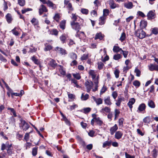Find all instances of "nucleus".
Masks as SVG:
<instances>
[{
    "mask_svg": "<svg viewBox=\"0 0 158 158\" xmlns=\"http://www.w3.org/2000/svg\"><path fill=\"white\" fill-rule=\"evenodd\" d=\"M18 3L21 6H23L25 4V0H18Z\"/></svg>",
    "mask_w": 158,
    "mask_h": 158,
    "instance_id": "39",
    "label": "nucleus"
},
{
    "mask_svg": "<svg viewBox=\"0 0 158 158\" xmlns=\"http://www.w3.org/2000/svg\"><path fill=\"white\" fill-rule=\"evenodd\" d=\"M31 22L34 26L37 25L39 23L38 20L35 18H33L31 20Z\"/></svg>",
    "mask_w": 158,
    "mask_h": 158,
    "instance_id": "30",
    "label": "nucleus"
},
{
    "mask_svg": "<svg viewBox=\"0 0 158 158\" xmlns=\"http://www.w3.org/2000/svg\"><path fill=\"white\" fill-rule=\"evenodd\" d=\"M60 17V15L59 14H57L55 15L53 17V19L56 22H59V20Z\"/></svg>",
    "mask_w": 158,
    "mask_h": 158,
    "instance_id": "49",
    "label": "nucleus"
},
{
    "mask_svg": "<svg viewBox=\"0 0 158 158\" xmlns=\"http://www.w3.org/2000/svg\"><path fill=\"white\" fill-rule=\"evenodd\" d=\"M71 25L72 28L76 30L77 33L79 31L81 28V25L77 22H71Z\"/></svg>",
    "mask_w": 158,
    "mask_h": 158,
    "instance_id": "3",
    "label": "nucleus"
},
{
    "mask_svg": "<svg viewBox=\"0 0 158 158\" xmlns=\"http://www.w3.org/2000/svg\"><path fill=\"white\" fill-rule=\"evenodd\" d=\"M94 101L96 102L97 105H99L102 103V100L101 98H96L95 97H92Z\"/></svg>",
    "mask_w": 158,
    "mask_h": 158,
    "instance_id": "13",
    "label": "nucleus"
},
{
    "mask_svg": "<svg viewBox=\"0 0 158 158\" xmlns=\"http://www.w3.org/2000/svg\"><path fill=\"white\" fill-rule=\"evenodd\" d=\"M107 89V88L106 86H104L101 90L100 94H101L105 93Z\"/></svg>",
    "mask_w": 158,
    "mask_h": 158,
    "instance_id": "54",
    "label": "nucleus"
},
{
    "mask_svg": "<svg viewBox=\"0 0 158 158\" xmlns=\"http://www.w3.org/2000/svg\"><path fill=\"white\" fill-rule=\"evenodd\" d=\"M135 72L136 73V76L137 77H139L141 75V71L136 68L135 70Z\"/></svg>",
    "mask_w": 158,
    "mask_h": 158,
    "instance_id": "42",
    "label": "nucleus"
},
{
    "mask_svg": "<svg viewBox=\"0 0 158 158\" xmlns=\"http://www.w3.org/2000/svg\"><path fill=\"white\" fill-rule=\"evenodd\" d=\"M64 120L65 123L66 124L69 126L70 125V123L69 120L66 118V117H64Z\"/></svg>",
    "mask_w": 158,
    "mask_h": 158,
    "instance_id": "60",
    "label": "nucleus"
},
{
    "mask_svg": "<svg viewBox=\"0 0 158 158\" xmlns=\"http://www.w3.org/2000/svg\"><path fill=\"white\" fill-rule=\"evenodd\" d=\"M69 56L70 58L73 59H76L77 58V55L74 52H71L69 54Z\"/></svg>",
    "mask_w": 158,
    "mask_h": 158,
    "instance_id": "28",
    "label": "nucleus"
},
{
    "mask_svg": "<svg viewBox=\"0 0 158 158\" xmlns=\"http://www.w3.org/2000/svg\"><path fill=\"white\" fill-rule=\"evenodd\" d=\"M122 99L121 98H118L117 102L116 103V104L117 106H119L122 101Z\"/></svg>",
    "mask_w": 158,
    "mask_h": 158,
    "instance_id": "62",
    "label": "nucleus"
},
{
    "mask_svg": "<svg viewBox=\"0 0 158 158\" xmlns=\"http://www.w3.org/2000/svg\"><path fill=\"white\" fill-rule=\"evenodd\" d=\"M109 11L108 9H104L103 10V16H104L105 17V16L109 14Z\"/></svg>",
    "mask_w": 158,
    "mask_h": 158,
    "instance_id": "48",
    "label": "nucleus"
},
{
    "mask_svg": "<svg viewBox=\"0 0 158 158\" xmlns=\"http://www.w3.org/2000/svg\"><path fill=\"white\" fill-rule=\"evenodd\" d=\"M31 132V131H30L29 133H26L24 136V139L25 140L26 142L28 141V139L29 138V134Z\"/></svg>",
    "mask_w": 158,
    "mask_h": 158,
    "instance_id": "44",
    "label": "nucleus"
},
{
    "mask_svg": "<svg viewBox=\"0 0 158 158\" xmlns=\"http://www.w3.org/2000/svg\"><path fill=\"white\" fill-rule=\"evenodd\" d=\"M98 68L99 69H103L104 65V64L101 62H98Z\"/></svg>",
    "mask_w": 158,
    "mask_h": 158,
    "instance_id": "51",
    "label": "nucleus"
},
{
    "mask_svg": "<svg viewBox=\"0 0 158 158\" xmlns=\"http://www.w3.org/2000/svg\"><path fill=\"white\" fill-rule=\"evenodd\" d=\"M155 13L152 11H149L148 14L147 16L148 19H153L154 18Z\"/></svg>",
    "mask_w": 158,
    "mask_h": 158,
    "instance_id": "15",
    "label": "nucleus"
},
{
    "mask_svg": "<svg viewBox=\"0 0 158 158\" xmlns=\"http://www.w3.org/2000/svg\"><path fill=\"white\" fill-rule=\"evenodd\" d=\"M148 105L151 108H154L155 106L154 103L152 100H150L148 101Z\"/></svg>",
    "mask_w": 158,
    "mask_h": 158,
    "instance_id": "27",
    "label": "nucleus"
},
{
    "mask_svg": "<svg viewBox=\"0 0 158 158\" xmlns=\"http://www.w3.org/2000/svg\"><path fill=\"white\" fill-rule=\"evenodd\" d=\"M150 118L149 117H146L143 119V121L145 124H147L150 123Z\"/></svg>",
    "mask_w": 158,
    "mask_h": 158,
    "instance_id": "33",
    "label": "nucleus"
},
{
    "mask_svg": "<svg viewBox=\"0 0 158 158\" xmlns=\"http://www.w3.org/2000/svg\"><path fill=\"white\" fill-rule=\"evenodd\" d=\"M66 21L64 20H62L60 23L59 25L60 27L62 30H64L65 28Z\"/></svg>",
    "mask_w": 158,
    "mask_h": 158,
    "instance_id": "16",
    "label": "nucleus"
},
{
    "mask_svg": "<svg viewBox=\"0 0 158 158\" xmlns=\"http://www.w3.org/2000/svg\"><path fill=\"white\" fill-rule=\"evenodd\" d=\"M125 155L126 158H135V156H132L130 154H128L127 152H125Z\"/></svg>",
    "mask_w": 158,
    "mask_h": 158,
    "instance_id": "64",
    "label": "nucleus"
},
{
    "mask_svg": "<svg viewBox=\"0 0 158 158\" xmlns=\"http://www.w3.org/2000/svg\"><path fill=\"white\" fill-rule=\"evenodd\" d=\"M90 13L93 17H96L97 16V11L96 9L92 10Z\"/></svg>",
    "mask_w": 158,
    "mask_h": 158,
    "instance_id": "41",
    "label": "nucleus"
},
{
    "mask_svg": "<svg viewBox=\"0 0 158 158\" xmlns=\"http://www.w3.org/2000/svg\"><path fill=\"white\" fill-rule=\"evenodd\" d=\"M78 17V15H76L75 14L72 13V16L71 17L72 21L71 22H76V21H77V17Z\"/></svg>",
    "mask_w": 158,
    "mask_h": 158,
    "instance_id": "26",
    "label": "nucleus"
},
{
    "mask_svg": "<svg viewBox=\"0 0 158 158\" xmlns=\"http://www.w3.org/2000/svg\"><path fill=\"white\" fill-rule=\"evenodd\" d=\"M81 12L82 14L87 15L89 13V10L86 9L82 8L81 9Z\"/></svg>",
    "mask_w": 158,
    "mask_h": 158,
    "instance_id": "31",
    "label": "nucleus"
},
{
    "mask_svg": "<svg viewBox=\"0 0 158 158\" xmlns=\"http://www.w3.org/2000/svg\"><path fill=\"white\" fill-rule=\"evenodd\" d=\"M110 108L109 107L106 106L104 108H102L101 110V112H105L106 113H110Z\"/></svg>",
    "mask_w": 158,
    "mask_h": 158,
    "instance_id": "24",
    "label": "nucleus"
},
{
    "mask_svg": "<svg viewBox=\"0 0 158 158\" xmlns=\"http://www.w3.org/2000/svg\"><path fill=\"white\" fill-rule=\"evenodd\" d=\"M95 118V122L99 126H101L103 124L102 121L100 120L99 117H96Z\"/></svg>",
    "mask_w": 158,
    "mask_h": 158,
    "instance_id": "25",
    "label": "nucleus"
},
{
    "mask_svg": "<svg viewBox=\"0 0 158 158\" xmlns=\"http://www.w3.org/2000/svg\"><path fill=\"white\" fill-rule=\"evenodd\" d=\"M152 33L155 34L157 35L158 34V28L156 27H155L152 29Z\"/></svg>",
    "mask_w": 158,
    "mask_h": 158,
    "instance_id": "46",
    "label": "nucleus"
},
{
    "mask_svg": "<svg viewBox=\"0 0 158 158\" xmlns=\"http://www.w3.org/2000/svg\"><path fill=\"white\" fill-rule=\"evenodd\" d=\"M124 120V119L123 118H119L118 119V123L119 126L121 127H123V123Z\"/></svg>",
    "mask_w": 158,
    "mask_h": 158,
    "instance_id": "35",
    "label": "nucleus"
},
{
    "mask_svg": "<svg viewBox=\"0 0 158 158\" xmlns=\"http://www.w3.org/2000/svg\"><path fill=\"white\" fill-rule=\"evenodd\" d=\"M71 81L72 83H73L77 87V88L79 87V85H78L77 84V81L76 80H75L74 79H72L71 80Z\"/></svg>",
    "mask_w": 158,
    "mask_h": 158,
    "instance_id": "59",
    "label": "nucleus"
},
{
    "mask_svg": "<svg viewBox=\"0 0 158 158\" xmlns=\"http://www.w3.org/2000/svg\"><path fill=\"white\" fill-rule=\"evenodd\" d=\"M57 64L56 63L55 60H51L50 62V65L52 67L55 68L57 65Z\"/></svg>",
    "mask_w": 158,
    "mask_h": 158,
    "instance_id": "32",
    "label": "nucleus"
},
{
    "mask_svg": "<svg viewBox=\"0 0 158 158\" xmlns=\"http://www.w3.org/2000/svg\"><path fill=\"white\" fill-rule=\"evenodd\" d=\"M89 95L88 94H86L84 95L83 94H82L81 96V99L83 100H87L89 98Z\"/></svg>",
    "mask_w": 158,
    "mask_h": 158,
    "instance_id": "36",
    "label": "nucleus"
},
{
    "mask_svg": "<svg viewBox=\"0 0 158 158\" xmlns=\"http://www.w3.org/2000/svg\"><path fill=\"white\" fill-rule=\"evenodd\" d=\"M95 40L99 39L101 40L103 39V37L101 33H97L96 34L95 38Z\"/></svg>",
    "mask_w": 158,
    "mask_h": 158,
    "instance_id": "29",
    "label": "nucleus"
},
{
    "mask_svg": "<svg viewBox=\"0 0 158 158\" xmlns=\"http://www.w3.org/2000/svg\"><path fill=\"white\" fill-rule=\"evenodd\" d=\"M31 10H32V9L29 8H27L24 9L23 10H22L21 11H22V13L23 14H24L25 13L27 12L30 11H31Z\"/></svg>",
    "mask_w": 158,
    "mask_h": 158,
    "instance_id": "52",
    "label": "nucleus"
},
{
    "mask_svg": "<svg viewBox=\"0 0 158 158\" xmlns=\"http://www.w3.org/2000/svg\"><path fill=\"white\" fill-rule=\"evenodd\" d=\"M95 133V132L94 131L91 130L88 133V135L89 136L93 137L94 136Z\"/></svg>",
    "mask_w": 158,
    "mask_h": 158,
    "instance_id": "61",
    "label": "nucleus"
},
{
    "mask_svg": "<svg viewBox=\"0 0 158 158\" xmlns=\"http://www.w3.org/2000/svg\"><path fill=\"white\" fill-rule=\"evenodd\" d=\"M73 75V77L77 80H79L81 78V76L79 73H74Z\"/></svg>",
    "mask_w": 158,
    "mask_h": 158,
    "instance_id": "50",
    "label": "nucleus"
},
{
    "mask_svg": "<svg viewBox=\"0 0 158 158\" xmlns=\"http://www.w3.org/2000/svg\"><path fill=\"white\" fill-rule=\"evenodd\" d=\"M121 56L120 54L114 55L113 57L114 59H119L121 58Z\"/></svg>",
    "mask_w": 158,
    "mask_h": 158,
    "instance_id": "57",
    "label": "nucleus"
},
{
    "mask_svg": "<svg viewBox=\"0 0 158 158\" xmlns=\"http://www.w3.org/2000/svg\"><path fill=\"white\" fill-rule=\"evenodd\" d=\"M48 10L45 6L43 5H41L39 9V13L40 15H41L44 12H47Z\"/></svg>",
    "mask_w": 158,
    "mask_h": 158,
    "instance_id": "7",
    "label": "nucleus"
},
{
    "mask_svg": "<svg viewBox=\"0 0 158 158\" xmlns=\"http://www.w3.org/2000/svg\"><path fill=\"white\" fill-rule=\"evenodd\" d=\"M60 39L63 44L65 43L66 38L64 35H62L60 37Z\"/></svg>",
    "mask_w": 158,
    "mask_h": 158,
    "instance_id": "45",
    "label": "nucleus"
},
{
    "mask_svg": "<svg viewBox=\"0 0 158 158\" xmlns=\"http://www.w3.org/2000/svg\"><path fill=\"white\" fill-rule=\"evenodd\" d=\"M149 69L151 71L154 70L158 71V65L155 64H150L148 66Z\"/></svg>",
    "mask_w": 158,
    "mask_h": 158,
    "instance_id": "8",
    "label": "nucleus"
},
{
    "mask_svg": "<svg viewBox=\"0 0 158 158\" xmlns=\"http://www.w3.org/2000/svg\"><path fill=\"white\" fill-rule=\"evenodd\" d=\"M124 6L125 7L128 9H131L133 6L132 2H130L124 3Z\"/></svg>",
    "mask_w": 158,
    "mask_h": 158,
    "instance_id": "12",
    "label": "nucleus"
},
{
    "mask_svg": "<svg viewBox=\"0 0 158 158\" xmlns=\"http://www.w3.org/2000/svg\"><path fill=\"white\" fill-rule=\"evenodd\" d=\"M93 85L94 84L93 82L91 81H88L87 80L85 81V85L86 87L87 91V92H89L91 89L92 88Z\"/></svg>",
    "mask_w": 158,
    "mask_h": 158,
    "instance_id": "4",
    "label": "nucleus"
},
{
    "mask_svg": "<svg viewBox=\"0 0 158 158\" xmlns=\"http://www.w3.org/2000/svg\"><path fill=\"white\" fill-rule=\"evenodd\" d=\"M46 4H47L49 7H52V9L56 8V5L49 0L47 1Z\"/></svg>",
    "mask_w": 158,
    "mask_h": 158,
    "instance_id": "21",
    "label": "nucleus"
},
{
    "mask_svg": "<svg viewBox=\"0 0 158 158\" xmlns=\"http://www.w3.org/2000/svg\"><path fill=\"white\" fill-rule=\"evenodd\" d=\"M104 101L105 104L106 105L110 106L112 104V103L110 101V96H108L106 98H105Z\"/></svg>",
    "mask_w": 158,
    "mask_h": 158,
    "instance_id": "17",
    "label": "nucleus"
},
{
    "mask_svg": "<svg viewBox=\"0 0 158 158\" xmlns=\"http://www.w3.org/2000/svg\"><path fill=\"white\" fill-rule=\"evenodd\" d=\"M106 18L104 16H102L99 18V24L100 25H103L105 23Z\"/></svg>",
    "mask_w": 158,
    "mask_h": 158,
    "instance_id": "18",
    "label": "nucleus"
},
{
    "mask_svg": "<svg viewBox=\"0 0 158 158\" xmlns=\"http://www.w3.org/2000/svg\"><path fill=\"white\" fill-rule=\"evenodd\" d=\"M133 84L135 86L137 87H139L140 85L139 81L137 80L133 82Z\"/></svg>",
    "mask_w": 158,
    "mask_h": 158,
    "instance_id": "38",
    "label": "nucleus"
},
{
    "mask_svg": "<svg viewBox=\"0 0 158 158\" xmlns=\"http://www.w3.org/2000/svg\"><path fill=\"white\" fill-rule=\"evenodd\" d=\"M55 50L62 55H65L67 53L65 49L58 47H56L55 48Z\"/></svg>",
    "mask_w": 158,
    "mask_h": 158,
    "instance_id": "5",
    "label": "nucleus"
},
{
    "mask_svg": "<svg viewBox=\"0 0 158 158\" xmlns=\"http://www.w3.org/2000/svg\"><path fill=\"white\" fill-rule=\"evenodd\" d=\"M67 7L69 10L68 12L69 13H70V11H73V8L72 7V4L71 3H70L67 5Z\"/></svg>",
    "mask_w": 158,
    "mask_h": 158,
    "instance_id": "43",
    "label": "nucleus"
},
{
    "mask_svg": "<svg viewBox=\"0 0 158 158\" xmlns=\"http://www.w3.org/2000/svg\"><path fill=\"white\" fill-rule=\"evenodd\" d=\"M32 60L35 64L39 65L40 67H41V62L39 60Z\"/></svg>",
    "mask_w": 158,
    "mask_h": 158,
    "instance_id": "56",
    "label": "nucleus"
},
{
    "mask_svg": "<svg viewBox=\"0 0 158 158\" xmlns=\"http://www.w3.org/2000/svg\"><path fill=\"white\" fill-rule=\"evenodd\" d=\"M110 5L111 8L113 9L118 6V5L115 3L113 0H111L110 2Z\"/></svg>",
    "mask_w": 158,
    "mask_h": 158,
    "instance_id": "20",
    "label": "nucleus"
},
{
    "mask_svg": "<svg viewBox=\"0 0 158 158\" xmlns=\"http://www.w3.org/2000/svg\"><path fill=\"white\" fill-rule=\"evenodd\" d=\"M122 49L120 48L118 46H114L113 51L114 52H119L120 51H121Z\"/></svg>",
    "mask_w": 158,
    "mask_h": 158,
    "instance_id": "22",
    "label": "nucleus"
},
{
    "mask_svg": "<svg viewBox=\"0 0 158 158\" xmlns=\"http://www.w3.org/2000/svg\"><path fill=\"white\" fill-rule=\"evenodd\" d=\"M157 152L156 150L155 149H153V151L152 152V156L153 157L156 158L157 156Z\"/></svg>",
    "mask_w": 158,
    "mask_h": 158,
    "instance_id": "55",
    "label": "nucleus"
},
{
    "mask_svg": "<svg viewBox=\"0 0 158 158\" xmlns=\"http://www.w3.org/2000/svg\"><path fill=\"white\" fill-rule=\"evenodd\" d=\"M112 95L113 98L115 99L118 96L117 93L116 91H114L112 93Z\"/></svg>",
    "mask_w": 158,
    "mask_h": 158,
    "instance_id": "63",
    "label": "nucleus"
},
{
    "mask_svg": "<svg viewBox=\"0 0 158 158\" xmlns=\"http://www.w3.org/2000/svg\"><path fill=\"white\" fill-rule=\"evenodd\" d=\"M84 110V113L85 114H87L89 113L91 110V109L89 107H87L85 108H84L83 109Z\"/></svg>",
    "mask_w": 158,
    "mask_h": 158,
    "instance_id": "47",
    "label": "nucleus"
},
{
    "mask_svg": "<svg viewBox=\"0 0 158 158\" xmlns=\"http://www.w3.org/2000/svg\"><path fill=\"white\" fill-rule=\"evenodd\" d=\"M126 38V35L125 32H123L121 34L119 40L123 42L125 40Z\"/></svg>",
    "mask_w": 158,
    "mask_h": 158,
    "instance_id": "34",
    "label": "nucleus"
},
{
    "mask_svg": "<svg viewBox=\"0 0 158 158\" xmlns=\"http://www.w3.org/2000/svg\"><path fill=\"white\" fill-rule=\"evenodd\" d=\"M6 21L8 23H11L12 19L11 14L9 13L7 14L6 16Z\"/></svg>",
    "mask_w": 158,
    "mask_h": 158,
    "instance_id": "19",
    "label": "nucleus"
},
{
    "mask_svg": "<svg viewBox=\"0 0 158 158\" xmlns=\"http://www.w3.org/2000/svg\"><path fill=\"white\" fill-rule=\"evenodd\" d=\"M123 135V133L120 131H117L115 134V138L118 139L121 138Z\"/></svg>",
    "mask_w": 158,
    "mask_h": 158,
    "instance_id": "11",
    "label": "nucleus"
},
{
    "mask_svg": "<svg viewBox=\"0 0 158 158\" xmlns=\"http://www.w3.org/2000/svg\"><path fill=\"white\" fill-rule=\"evenodd\" d=\"M111 143V141H106L104 143H103L102 147L103 148H105L106 146H110Z\"/></svg>",
    "mask_w": 158,
    "mask_h": 158,
    "instance_id": "37",
    "label": "nucleus"
},
{
    "mask_svg": "<svg viewBox=\"0 0 158 158\" xmlns=\"http://www.w3.org/2000/svg\"><path fill=\"white\" fill-rule=\"evenodd\" d=\"M60 68L59 69V71L60 74L64 76L66 75V72L64 69L63 67L61 65H60Z\"/></svg>",
    "mask_w": 158,
    "mask_h": 158,
    "instance_id": "23",
    "label": "nucleus"
},
{
    "mask_svg": "<svg viewBox=\"0 0 158 158\" xmlns=\"http://www.w3.org/2000/svg\"><path fill=\"white\" fill-rule=\"evenodd\" d=\"M118 129V126L116 124H115L114 126L111 127L110 129V131L111 134L113 135Z\"/></svg>",
    "mask_w": 158,
    "mask_h": 158,
    "instance_id": "9",
    "label": "nucleus"
},
{
    "mask_svg": "<svg viewBox=\"0 0 158 158\" xmlns=\"http://www.w3.org/2000/svg\"><path fill=\"white\" fill-rule=\"evenodd\" d=\"M146 105L144 103H142L138 107L137 112L139 113L142 112L145 110L146 108Z\"/></svg>",
    "mask_w": 158,
    "mask_h": 158,
    "instance_id": "6",
    "label": "nucleus"
},
{
    "mask_svg": "<svg viewBox=\"0 0 158 158\" xmlns=\"http://www.w3.org/2000/svg\"><path fill=\"white\" fill-rule=\"evenodd\" d=\"M37 147L34 148H33L32 154L33 156H35L36 155L37 152Z\"/></svg>",
    "mask_w": 158,
    "mask_h": 158,
    "instance_id": "40",
    "label": "nucleus"
},
{
    "mask_svg": "<svg viewBox=\"0 0 158 158\" xmlns=\"http://www.w3.org/2000/svg\"><path fill=\"white\" fill-rule=\"evenodd\" d=\"M45 48L44 50L45 51H50L52 48V47L47 43H46L44 44Z\"/></svg>",
    "mask_w": 158,
    "mask_h": 158,
    "instance_id": "14",
    "label": "nucleus"
},
{
    "mask_svg": "<svg viewBox=\"0 0 158 158\" xmlns=\"http://www.w3.org/2000/svg\"><path fill=\"white\" fill-rule=\"evenodd\" d=\"M135 35L139 39H142L145 37L146 33L142 29L138 30L135 32Z\"/></svg>",
    "mask_w": 158,
    "mask_h": 158,
    "instance_id": "2",
    "label": "nucleus"
},
{
    "mask_svg": "<svg viewBox=\"0 0 158 158\" xmlns=\"http://www.w3.org/2000/svg\"><path fill=\"white\" fill-rule=\"evenodd\" d=\"M119 71L118 69H116L114 71V73L116 78H118L119 77Z\"/></svg>",
    "mask_w": 158,
    "mask_h": 158,
    "instance_id": "58",
    "label": "nucleus"
},
{
    "mask_svg": "<svg viewBox=\"0 0 158 158\" xmlns=\"http://www.w3.org/2000/svg\"><path fill=\"white\" fill-rule=\"evenodd\" d=\"M20 121L21 122L20 123V127L23 131H26L29 128V125L22 118L20 119Z\"/></svg>",
    "mask_w": 158,
    "mask_h": 158,
    "instance_id": "1",
    "label": "nucleus"
},
{
    "mask_svg": "<svg viewBox=\"0 0 158 158\" xmlns=\"http://www.w3.org/2000/svg\"><path fill=\"white\" fill-rule=\"evenodd\" d=\"M135 102V99L134 98H132L130 99L129 102L127 103V105L130 108L131 110L132 108L133 107L132 105Z\"/></svg>",
    "mask_w": 158,
    "mask_h": 158,
    "instance_id": "10",
    "label": "nucleus"
},
{
    "mask_svg": "<svg viewBox=\"0 0 158 158\" xmlns=\"http://www.w3.org/2000/svg\"><path fill=\"white\" fill-rule=\"evenodd\" d=\"M131 66H126L124 67L123 68V72L124 73H127V71L131 68Z\"/></svg>",
    "mask_w": 158,
    "mask_h": 158,
    "instance_id": "53",
    "label": "nucleus"
}]
</instances>
